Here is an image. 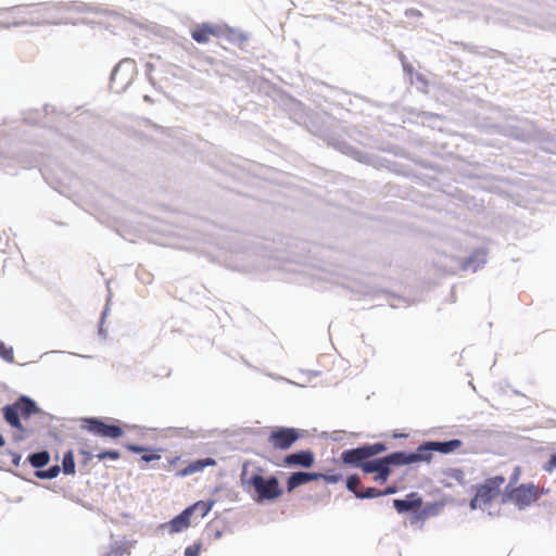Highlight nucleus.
I'll list each match as a JSON object with an SVG mask.
<instances>
[{"label":"nucleus","instance_id":"f257e3e1","mask_svg":"<svg viewBox=\"0 0 556 556\" xmlns=\"http://www.w3.org/2000/svg\"><path fill=\"white\" fill-rule=\"evenodd\" d=\"M239 480L242 489L258 505L275 502L285 492L275 475L265 477L261 466H251L249 462L242 464Z\"/></svg>","mask_w":556,"mask_h":556},{"label":"nucleus","instance_id":"f03ea898","mask_svg":"<svg viewBox=\"0 0 556 556\" xmlns=\"http://www.w3.org/2000/svg\"><path fill=\"white\" fill-rule=\"evenodd\" d=\"M81 429L99 438L117 440L125 435L124 424L109 417L89 416L81 419Z\"/></svg>","mask_w":556,"mask_h":556},{"label":"nucleus","instance_id":"7ed1b4c3","mask_svg":"<svg viewBox=\"0 0 556 556\" xmlns=\"http://www.w3.org/2000/svg\"><path fill=\"white\" fill-rule=\"evenodd\" d=\"M489 128L493 134L502 135L523 143H533L536 131L535 125L528 119L517 121L516 123H495L491 124Z\"/></svg>","mask_w":556,"mask_h":556},{"label":"nucleus","instance_id":"20e7f679","mask_svg":"<svg viewBox=\"0 0 556 556\" xmlns=\"http://www.w3.org/2000/svg\"><path fill=\"white\" fill-rule=\"evenodd\" d=\"M138 74L135 60L130 58L122 59L112 70L109 87L111 90L122 93L134 83Z\"/></svg>","mask_w":556,"mask_h":556},{"label":"nucleus","instance_id":"39448f33","mask_svg":"<svg viewBox=\"0 0 556 556\" xmlns=\"http://www.w3.org/2000/svg\"><path fill=\"white\" fill-rule=\"evenodd\" d=\"M306 430L277 426L273 428L268 435V442L275 450L287 451L291 448L295 442L305 438Z\"/></svg>","mask_w":556,"mask_h":556},{"label":"nucleus","instance_id":"423d86ee","mask_svg":"<svg viewBox=\"0 0 556 556\" xmlns=\"http://www.w3.org/2000/svg\"><path fill=\"white\" fill-rule=\"evenodd\" d=\"M504 483L505 477L503 475H495L485 478L482 482L471 484L468 491L476 493L483 505H489L500 495Z\"/></svg>","mask_w":556,"mask_h":556},{"label":"nucleus","instance_id":"0eeeda50","mask_svg":"<svg viewBox=\"0 0 556 556\" xmlns=\"http://www.w3.org/2000/svg\"><path fill=\"white\" fill-rule=\"evenodd\" d=\"M39 164L38 156L30 150H22L11 157L0 161V167L4 173L11 176L17 174V168L28 169Z\"/></svg>","mask_w":556,"mask_h":556},{"label":"nucleus","instance_id":"6e6552de","mask_svg":"<svg viewBox=\"0 0 556 556\" xmlns=\"http://www.w3.org/2000/svg\"><path fill=\"white\" fill-rule=\"evenodd\" d=\"M316 462V455L311 448L298 450L287 454L277 466L285 468H311Z\"/></svg>","mask_w":556,"mask_h":556},{"label":"nucleus","instance_id":"1a4fd4ad","mask_svg":"<svg viewBox=\"0 0 556 556\" xmlns=\"http://www.w3.org/2000/svg\"><path fill=\"white\" fill-rule=\"evenodd\" d=\"M14 402L18 406V408L21 410V415L24 419H30L33 416H36V415L49 417L50 420L58 419L56 416L45 412L38 405V403L31 396H29L27 394L18 395Z\"/></svg>","mask_w":556,"mask_h":556},{"label":"nucleus","instance_id":"9d476101","mask_svg":"<svg viewBox=\"0 0 556 556\" xmlns=\"http://www.w3.org/2000/svg\"><path fill=\"white\" fill-rule=\"evenodd\" d=\"M536 492L538 486L534 482L521 483L517 486L513 504L518 510H523L538 500Z\"/></svg>","mask_w":556,"mask_h":556},{"label":"nucleus","instance_id":"9b49d317","mask_svg":"<svg viewBox=\"0 0 556 556\" xmlns=\"http://www.w3.org/2000/svg\"><path fill=\"white\" fill-rule=\"evenodd\" d=\"M123 447L132 454H141L140 462L146 464H149L154 460H160L162 458L161 453L164 451L163 447L142 445L132 442L123 443Z\"/></svg>","mask_w":556,"mask_h":556},{"label":"nucleus","instance_id":"f8f14e48","mask_svg":"<svg viewBox=\"0 0 556 556\" xmlns=\"http://www.w3.org/2000/svg\"><path fill=\"white\" fill-rule=\"evenodd\" d=\"M330 144L341 153L351 156L359 163L371 164L375 155L365 151H361L357 148L351 146L349 142L342 139H332Z\"/></svg>","mask_w":556,"mask_h":556},{"label":"nucleus","instance_id":"ddd939ff","mask_svg":"<svg viewBox=\"0 0 556 556\" xmlns=\"http://www.w3.org/2000/svg\"><path fill=\"white\" fill-rule=\"evenodd\" d=\"M46 2L14 5L9 10L18 14H39L41 18L56 21L53 12H58L53 5H45Z\"/></svg>","mask_w":556,"mask_h":556},{"label":"nucleus","instance_id":"4468645a","mask_svg":"<svg viewBox=\"0 0 556 556\" xmlns=\"http://www.w3.org/2000/svg\"><path fill=\"white\" fill-rule=\"evenodd\" d=\"M191 518L182 509L179 514L175 515L168 521L160 523V531H167L168 534L174 535L186 531L191 526Z\"/></svg>","mask_w":556,"mask_h":556},{"label":"nucleus","instance_id":"2eb2a0df","mask_svg":"<svg viewBox=\"0 0 556 556\" xmlns=\"http://www.w3.org/2000/svg\"><path fill=\"white\" fill-rule=\"evenodd\" d=\"M422 495L416 491H410L402 498H393L392 507L399 515H404L422 505Z\"/></svg>","mask_w":556,"mask_h":556},{"label":"nucleus","instance_id":"dca6fc26","mask_svg":"<svg viewBox=\"0 0 556 556\" xmlns=\"http://www.w3.org/2000/svg\"><path fill=\"white\" fill-rule=\"evenodd\" d=\"M320 477L321 476H318L317 471L296 470L290 472L286 482L287 492L291 493L299 486L318 481L320 480Z\"/></svg>","mask_w":556,"mask_h":556},{"label":"nucleus","instance_id":"f3484780","mask_svg":"<svg viewBox=\"0 0 556 556\" xmlns=\"http://www.w3.org/2000/svg\"><path fill=\"white\" fill-rule=\"evenodd\" d=\"M45 5H53L56 11H74L77 13H96V14H106L108 10H100L92 8L91 5L79 2V1H59V2H47Z\"/></svg>","mask_w":556,"mask_h":556},{"label":"nucleus","instance_id":"a211bd4d","mask_svg":"<svg viewBox=\"0 0 556 556\" xmlns=\"http://www.w3.org/2000/svg\"><path fill=\"white\" fill-rule=\"evenodd\" d=\"M2 417L7 425L17 431H25L22 422V415L15 402L8 403L1 407Z\"/></svg>","mask_w":556,"mask_h":556},{"label":"nucleus","instance_id":"6ab92c4d","mask_svg":"<svg viewBox=\"0 0 556 556\" xmlns=\"http://www.w3.org/2000/svg\"><path fill=\"white\" fill-rule=\"evenodd\" d=\"M486 250L483 247L476 248L468 256L460 263L463 270H472L473 273L483 267L486 263Z\"/></svg>","mask_w":556,"mask_h":556},{"label":"nucleus","instance_id":"aec40b11","mask_svg":"<svg viewBox=\"0 0 556 556\" xmlns=\"http://www.w3.org/2000/svg\"><path fill=\"white\" fill-rule=\"evenodd\" d=\"M216 459L207 456L203 458H197L190 462L186 467L178 469L175 472V477L185 478L197 472L203 471L206 467L215 466Z\"/></svg>","mask_w":556,"mask_h":556},{"label":"nucleus","instance_id":"412c9836","mask_svg":"<svg viewBox=\"0 0 556 556\" xmlns=\"http://www.w3.org/2000/svg\"><path fill=\"white\" fill-rule=\"evenodd\" d=\"M533 143H538L542 151L556 155V132L536 128Z\"/></svg>","mask_w":556,"mask_h":556},{"label":"nucleus","instance_id":"4be33fe9","mask_svg":"<svg viewBox=\"0 0 556 556\" xmlns=\"http://www.w3.org/2000/svg\"><path fill=\"white\" fill-rule=\"evenodd\" d=\"M434 453L450 455L460 448L464 444L462 439L452 438L447 440H430Z\"/></svg>","mask_w":556,"mask_h":556},{"label":"nucleus","instance_id":"5701e85b","mask_svg":"<svg viewBox=\"0 0 556 556\" xmlns=\"http://www.w3.org/2000/svg\"><path fill=\"white\" fill-rule=\"evenodd\" d=\"M216 504L215 498H208L206 501L199 500L184 508V510L188 514V516L192 519V517L195 515V513H199V516L201 519L205 518L211 510L213 509L214 505Z\"/></svg>","mask_w":556,"mask_h":556},{"label":"nucleus","instance_id":"b1692460","mask_svg":"<svg viewBox=\"0 0 556 556\" xmlns=\"http://www.w3.org/2000/svg\"><path fill=\"white\" fill-rule=\"evenodd\" d=\"M224 39L229 43L238 46L240 49L244 50L250 39V34L227 25Z\"/></svg>","mask_w":556,"mask_h":556},{"label":"nucleus","instance_id":"393cba45","mask_svg":"<svg viewBox=\"0 0 556 556\" xmlns=\"http://www.w3.org/2000/svg\"><path fill=\"white\" fill-rule=\"evenodd\" d=\"M51 460L50 452L46 448L31 452L27 455L25 463H28L35 471H39L49 465Z\"/></svg>","mask_w":556,"mask_h":556},{"label":"nucleus","instance_id":"a878e982","mask_svg":"<svg viewBox=\"0 0 556 556\" xmlns=\"http://www.w3.org/2000/svg\"><path fill=\"white\" fill-rule=\"evenodd\" d=\"M418 465L421 463L430 464L433 459L434 452L430 440L420 442L414 450Z\"/></svg>","mask_w":556,"mask_h":556},{"label":"nucleus","instance_id":"bb28decb","mask_svg":"<svg viewBox=\"0 0 556 556\" xmlns=\"http://www.w3.org/2000/svg\"><path fill=\"white\" fill-rule=\"evenodd\" d=\"M359 452H363V457L369 459L374 456L380 455L388 450V445L383 441H377L374 443H365L358 445Z\"/></svg>","mask_w":556,"mask_h":556},{"label":"nucleus","instance_id":"cd10ccee","mask_svg":"<svg viewBox=\"0 0 556 556\" xmlns=\"http://www.w3.org/2000/svg\"><path fill=\"white\" fill-rule=\"evenodd\" d=\"M340 458L342 464L352 468H355L357 465H359V462L366 459L363 457V452H359L358 446L344 450L341 453Z\"/></svg>","mask_w":556,"mask_h":556},{"label":"nucleus","instance_id":"c85d7f7f","mask_svg":"<svg viewBox=\"0 0 556 556\" xmlns=\"http://www.w3.org/2000/svg\"><path fill=\"white\" fill-rule=\"evenodd\" d=\"M63 21H50L48 18H41L39 14L35 18H31L30 21H20V22H13V23H1L0 27L3 28H10V27H18L23 25H30V26H38L43 24H51V25H61L63 24Z\"/></svg>","mask_w":556,"mask_h":556},{"label":"nucleus","instance_id":"c756f323","mask_svg":"<svg viewBox=\"0 0 556 556\" xmlns=\"http://www.w3.org/2000/svg\"><path fill=\"white\" fill-rule=\"evenodd\" d=\"M61 472L65 476H74L76 473L75 454L72 448L63 453Z\"/></svg>","mask_w":556,"mask_h":556},{"label":"nucleus","instance_id":"7c9ffc66","mask_svg":"<svg viewBox=\"0 0 556 556\" xmlns=\"http://www.w3.org/2000/svg\"><path fill=\"white\" fill-rule=\"evenodd\" d=\"M224 265L231 270L240 273H249L253 269L250 264L243 263L241 258L239 260L238 255L226 257Z\"/></svg>","mask_w":556,"mask_h":556},{"label":"nucleus","instance_id":"2f4dec72","mask_svg":"<svg viewBox=\"0 0 556 556\" xmlns=\"http://www.w3.org/2000/svg\"><path fill=\"white\" fill-rule=\"evenodd\" d=\"M191 38L200 45L206 43L210 40L208 36V29H207V22H203L199 25H197L191 30Z\"/></svg>","mask_w":556,"mask_h":556},{"label":"nucleus","instance_id":"473e14b6","mask_svg":"<svg viewBox=\"0 0 556 556\" xmlns=\"http://www.w3.org/2000/svg\"><path fill=\"white\" fill-rule=\"evenodd\" d=\"M456 45H459L460 47H463L464 50H467L470 53L479 54L482 56H489L491 53H495L498 55L502 54L497 50L489 49V48L481 47V46H476V45L468 43V42L460 41V42H456Z\"/></svg>","mask_w":556,"mask_h":556},{"label":"nucleus","instance_id":"72a5a7b5","mask_svg":"<svg viewBox=\"0 0 556 556\" xmlns=\"http://www.w3.org/2000/svg\"><path fill=\"white\" fill-rule=\"evenodd\" d=\"M61 473V466L58 464L51 465L48 468H42L39 471H34L36 478L40 480H52Z\"/></svg>","mask_w":556,"mask_h":556},{"label":"nucleus","instance_id":"f704fd0d","mask_svg":"<svg viewBox=\"0 0 556 556\" xmlns=\"http://www.w3.org/2000/svg\"><path fill=\"white\" fill-rule=\"evenodd\" d=\"M442 475L446 478L454 479L459 485L464 488L467 485L465 480V472L462 468L446 467L442 469Z\"/></svg>","mask_w":556,"mask_h":556},{"label":"nucleus","instance_id":"c9c22d12","mask_svg":"<svg viewBox=\"0 0 556 556\" xmlns=\"http://www.w3.org/2000/svg\"><path fill=\"white\" fill-rule=\"evenodd\" d=\"M445 502L444 501H432L427 502L421 506L424 513L426 514L427 518L435 517L440 514V511L444 508Z\"/></svg>","mask_w":556,"mask_h":556},{"label":"nucleus","instance_id":"e433bc0d","mask_svg":"<svg viewBox=\"0 0 556 556\" xmlns=\"http://www.w3.org/2000/svg\"><path fill=\"white\" fill-rule=\"evenodd\" d=\"M517 484L507 482V484L504 486V489H501V493L498 496H501V504L505 505L508 503L514 502V498L517 493Z\"/></svg>","mask_w":556,"mask_h":556},{"label":"nucleus","instance_id":"4c0bfd02","mask_svg":"<svg viewBox=\"0 0 556 556\" xmlns=\"http://www.w3.org/2000/svg\"><path fill=\"white\" fill-rule=\"evenodd\" d=\"M404 453H405V450H399V451H393L391 453L386 454V457H387L392 470H393V468L405 466Z\"/></svg>","mask_w":556,"mask_h":556},{"label":"nucleus","instance_id":"58836bf2","mask_svg":"<svg viewBox=\"0 0 556 556\" xmlns=\"http://www.w3.org/2000/svg\"><path fill=\"white\" fill-rule=\"evenodd\" d=\"M320 480H324L327 484H336L342 480V473L334 470L333 468H328L324 472H318Z\"/></svg>","mask_w":556,"mask_h":556},{"label":"nucleus","instance_id":"ea45409f","mask_svg":"<svg viewBox=\"0 0 556 556\" xmlns=\"http://www.w3.org/2000/svg\"><path fill=\"white\" fill-rule=\"evenodd\" d=\"M354 497L357 500H374L380 497V489L376 486H368L363 491L354 492Z\"/></svg>","mask_w":556,"mask_h":556},{"label":"nucleus","instance_id":"a19ab883","mask_svg":"<svg viewBox=\"0 0 556 556\" xmlns=\"http://www.w3.org/2000/svg\"><path fill=\"white\" fill-rule=\"evenodd\" d=\"M121 456V452L116 448H103L96 454V457L98 458L99 462H103L106 459L115 462L118 460Z\"/></svg>","mask_w":556,"mask_h":556},{"label":"nucleus","instance_id":"79ce46f5","mask_svg":"<svg viewBox=\"0 0 556 556\" xmlns=\"http://www.w3.org/2000/svg\"><path fill=\"white\" fill-rule=\"evenodd\" d=\"M510 182L507 178H496L495 184L490 187V190L500 194H509Z\"/></svg>","mask_w":556,"mask_h":556},{"label":"nucleus","instance_id":"37998d69","mask_svg":"<svg viewBox=\"0 0 556 556\" xmlns=\"http://www.w3.org/2000/svg\"><path fill=\"white\" fill-rule=\"evenodd\" d=\"M399 59L402 63L404 75L408 77L409 84L414 85V74L416 73V71L413 64L406 60V56L403 52L400 53Z\"/></svg>","mask_w":556,"mask_h":556},{"label":"nucleus","instance_id":"c03bdc74","mask_svg":"<svg viewBox=\"0 0 556 556\" xmlns=\"http://www.w3.org/2000/svg\"><path fill=\"white\" fill-rule=\"evenodd\" d=\"M0 358L9 364L14 363V349L0 340Z\"/></svg>","mask_w":556,"mask_h":556},{"label":"nucleus","instance_id":"a18cd8bd","mask_svg":"<svg viewBox=\"0 0 556 556\" xmlns=\"http://www.w3.org/2000/svg\"><path fill=\"white\" fill-rule=\"evenodd\" d=\"M226 26H227L226 24L219 25V24H214V23L207 22L208 36H213L215 38H224Z\"/></svg>","mask_w":556,"mask_h":556},{"label":"nucleus","instance_id":"49530a36","mask_svg":"<svg viewBox=\"0 0 556 556\" xmlns=\"http://www.w3.org/2000/svg\"><path fill=\"white\" fill-rule=\"evenodd\" d=\"M374 464H375V473L392 471L386 455L375 458Z\"/></svg>","mask_w":556,"mask_h":556},{"label":"nucleus","instance_id":"de8ad7c7","mask_svg":"<svg viewBox=\"0 0 556 556\" xmlns=\"http://www.w3.org/2000/svg\"><path fill=\"white\" fill-rule=\"evenodd\" d=\"M124 555V544L118 541H113L110 544V548L102 556H123Z\"/></svg>","mask_w":556,"mask_h":556},{"label":"nucleus","instance_id":"09e8293b","mask_svg":"<svg viewBox=\"0 0 556 556\" xmlns=\"http://www.w3.org/2000/svg\"><path fill=\"white\" fill-rule=\"evenodd\" d=\"M202 547V541L197 540L185 548L184 556H200Z\"/></svg>","mask_w":556,"mask_h":556},{"label":"nucleus","instance_id":"8fccbe9b","mask_svg":"<svg viewBox=\"0 0 556 556\" xmlns=\"http://www.w3.org/2000/svg\"><path fill=\"white\" fill-rule=\"evenodd\" d=\"M415 84L417 85V89L419 91L427 92V89L429 87V80L424 74L419 72H416L414 74V85Z\"/></svg>","mask_w":556,"mask_h":556},{"label":"nucleus","instance_id":"3c124183","mask_svg":"<svg viewBox=\"0 0 556 556\" xmlns=\"http://www.w3.org/2000/svg\"><path fill=\"white\" fill-rule=\"evenodd\" d=\"M428 518H427V516L424 513L421 507L413 509L412 514L409 516L410 525H415V523H418V522H424Z\"/></svg>","mask_w":556,"mask_h":556},{"label":"nucleus","instance_id":"603ef678","mask_svg":"<svg viewBox=\"0 0 556 556\" xmlns=\"http://www.w3.org/2000/svg\"><path fill=\"white\" fill-rule=\"evenodd\" d=\"M24 430L25 431H15L13 434H12V439L14 442L18 443V442H22L24 440H26L29 435L34 434V430L31 428H28L26 426H24Z\"/></svg>","mask_w":556,"mask_h":556},{"label":"nucleus","instance_id":"864d4df0","mask_svg":"<svg viewBox=\"0 0 556 556\" xmlns=\"http://www.w3.org/2000/svg\"><path fill=\"white\" fill-rule=\"evenodd\" d=\"M357 481H358V475L357 473H351V475L346 476V478L344 480V483H345L346 490L350 493L354 494V492H357L356 489H355Z\"/></svg>","mask_w":556,"mask_h":556},{"label":"nucleus","instance_id":"5fc2aeb1","mask_svg":"<svg viewBox=\"0 0 556 556\" xmlns=\"http://www.w3.org/2000/svg\"><path fill=\"white\" fill-rule=\"evenodd\" d=\"M204 533H206L208 538L213 540H219L223 538L224 531L219 528L213 529L212 522H208L204 529Z\"/></svg>","mask_w":556,"mask_h":556},{"label":"nucleus","instance_id":"6e6d98bb","mask_svg":"<svg viewBox=\"0 0 556 556\" xmlns=\"http://www.w3.org/2000/svg\"><path fill=\"white\" fill-rule=\"evenodd\" d=\"M355 468L361 469L365 475L375 473L374 459L362 460V462H359V465H357Z\"/></svg>","mask_w":556,"mask_h":556},{"label":"nucleus","instance_id":"4d7b16f0","mask_svg":"<svg viewBox=\"0 0 556 556\" xmlns=\"http://www.w3.org/2000/svg\"><path fill=\"white\" fill-rule=\"evenodd\" d=\"M78 453H79V455L83 456V458L80 460L81 467L88 466V464L92 460V458L96 457V455L91 451L86 450V448H79Z\"/></svg>","mask_w":556,"mask_h":556},{"label":"nucleus","instance_id":"13d9d810","mask_svg":"<svg viewBox=\"0 0 556 556\" xmlns=\"http://www.w3.org/2000/svg\"><path fill=\"white\" fill-rule=\"evenodd\" d=\"M404 458H405V460H404L405 462V466H407L408 468H413V467L419 466L417 460H416V456H415L414 451L405 450Z\"/></svg>","mask_w":556,"mask_h":556},{"label":"nucleus","instance_id":"bf43d9fd","mask_svg":"<svg viewBox=\"0 0 556 556\" xmlns=\"http://www.w3.org/2000/svg\"><path fill=\"white\" fill-rule=\"evenodd\" d=\"M542 469L549 473L556 470V453L549 455L548 459L543 464Z\"/></svg>","mask_w":556,"mask_h":556},{"label":"nucleus","instance_id":"052dcab7","mask_svg":"<svg viewBox=\"0 0 556 556\" xmlns=\"http://www.w3.org/2000/svg\"><path fill=\"white\" fill-rule=\"evenodd\" d=\"M321 439H330L331 441L339 442L343 439L341 431H332V432H321Z\"/></svg>","mask_w":556,"mask_h":556},{"label":"nucleus","instance_id":"680f3d73","mask_svg":"<svg viewBox=\"0 0 556 556\" xmlns=\"http://www.w3.org/2000/svg\"><path fill=\"white\" fill-rule=\"evenodd\" d=\"M5 453L11 456L13 466L18 467L21 465L22 454L20 452H15L11 448H7Z\"/></svg>","mask_w":556,"mask_h":556},{"label":"nucleus","instance_id":"e2e57ef3","mask_svg":"<svg viewBox=\"0 0 556 556\" xmlns=\"http://www.w3.org/2000/svg\"><path fill=\"white\" fill-rule=\"evenodd\" d=\"M40 116H41V111L34 110V111H31V114L29 116L24 117V122H26L28 124L36 125L39 123Z\"/></svg>","mask_w":556,"mask_h":556},{"label":"nucleus","instance_id":"0e129e2a","mask_svg":"<svg viewBox=\"0 0 556 556\" xmlns=\"http://www.w3.org/2000/svg\"><path fill=\"white\" fill-rule=\"evenodd\" d=\"M391 473H392V471H384V472H380V473H375L374 481L379 483V484H384V483L388 482Z\"/></svg>","mask_w":556,"mask_h":556},{"label":"nucleus","instance_id":"69168bd1","mask_svg":"<svg viewBox=\"0 0 556 556\" xmlns=\"http://www.w3.org/2000/svg\"><path fill=\"white\" fill-rule=\"evenodd\" d=\"M399 490V486L395 484H389L383 490H380V497L395 494Z\"/></svg>","mask_w":556,"mask_h":556},{"label":"nucleus","instance_id":"338daca9","mask_svg":"<svg viewBox=\"0 0 556 556\" xmlns=\"http://www.w3.org/2000/svg\"><path fill=\"white\" fill-rule=\"evenodd\" d=\"M521 476V468L519 466L515 467L513 472L509 476L508 482L517 484Z\"/></svg>","mask_w":556,"mask_h":556},{"label":"nucleus","instance_id":"774afa93","mask_svg":"<svg viewBox=\"0 0 556 556\" xmlns=\"http://www.w3.org/2000/svg\"><path fill=\"white\" fill-rule=\"evenodd\" d=\"M479 503H481V500L476 493H473V496L468 502V506L471 510H476L480 507Z\"/></svg>","mask_w":556,"mask_h":556}]
</instances>
